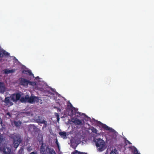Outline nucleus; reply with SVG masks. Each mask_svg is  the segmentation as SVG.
<instances>
[{"label": "nucleus", "instance_id": "f257e3e1", "mask_svg": "<svg viewBox=\"0 0 154 154\" xmlns=\"http://www.w3.org/2000/svg\"><path fill=\"white\" fill-rule=\"evenodd\" d=\"M40 151L41 154H56L53 149L50 148L48 145L43 142L41 144Z\"/></svg>", "mask_w": 154, "mask_h": 154}, {"label": "nucleus", "instance_id": "f03ea898", "mask_svg": "<svg viewBox=\"0 0 154 154\" xmlns=\"http://www.w3.org/2000/svg\"><path fill=\"white\" fill-rule=\"evenodd\" d=\"M9 137L13 140V145L15 148H17L22 141L21 137L19 134H11Z\"/></svg>", "mask_w": 154, "mask_h": 154}, {"label": "nucleus", "instance_id": "7ed1b4c3", "mask_svg": "<svg viewBox=\"0 0 154 154\" xmlns=\"http://www.w3.org/2000/svg\"><path fill=\"white\" fill-rule=\"evenodd\" d=\"M95 143L97 149L100 152H102L106 149L105 143L102 139L100 138L97 139Z\"/></svg>", "mask_w": 154, "mask_h": 154}, {"label": "nucleus", "instance_id": "20e7f679", "mask_svg": "<svg viewBox=\"0 0 154 154\" xmlns=\"http://www.w3.org/2000/svg\"><path fill=\"white\" fill-rule=\"evenodd\" d=\"M3 138L0 135V150L2 149L3 154H14L13 152H11V148L8 146H5L3 147L1 146V143L3 141Z\"/></svg>", "mask_w": 154, "mask_h": 154}, {"label": "nucleus", "instance_id": "39448f33", "mask_svg": "<svg viewBox=\"0 0 154 154\" xmlns=\"http://www.w3.org/2000/svg\"><path fill=\"white\" fill-rule=\"evenodd\" d=\"M71 110V116L72 117H74L75 119L72 118V122L74 123L75 125H77V117L76 116V113H77V110L76 108L74 107H72Z\"/></svg>", "mask_w": 154, "mask_h": 154}, {"label": "nucleus", "instance_id": "423d86ee", "mask_svg": "<svg viewBox=\"0 0 154 154\" xmlns=\"http://www.w3.org/2000/svg\"><path fill=\"white\" fill-rule=\"evenodd\" d=\"M26 99H27V102L30 103L37 102H38V97L35 96H31L29 97V95L28 94H27V97H26Z\"/></svg>", "mask_w": 154, "mask_h": 154}, {"label": "nucleus", "instance_id": "0eeeda50", "mask_svg": "<svg viewBox=\"0 0 154 154\" xmlns=\"http://www.w3.org/2000/svg\"><path fill=\"white\" fill-rule=\"evenodd\" d=\"M98 124L101 126V127L103 128V130L109 131L112 132H113L115 131L112 128L108 127L106 124H103L100 121L98 122Z\"/></svg>", "mask_w": 154, "mask_h": 154}, {"label": "nucleus", "instance_id": "6e6552de", "mask_svg": "<svg viewBox=\"0 0 154 154\" xmlns=\"http://www.w3.org/2000/svg\"><path fill=\"white\" fill-rule=\"evenodd\" d=\"M78 118H82L84 121H89L91 119L90 117L88 116L85 113H81L78 112Z\"/></svg>", "mask_w": 154, "mask_h": 154}, {"label": "nucleus", "instance_id": "1a4fd4ad", "mask_svg": "<svg viewBox=\"0 0 154 154\" xmlns=\"http://www.w3.org/2000/svg\"><path fill=\"white\" fill-rule=\"evenodd\" d=\"M21 96V94L19 93L13 94L11 97V100L14 102L20 100Z\"/></svg>", "mask_w": 154, "mask_h": 154}, {"label": "nucleus", "instance_id": "9d476101", "mask_svg": "<svg viewBox=\"0 0 154 154\" xmlns=\"http://www.w3.org/2000/svg\"><path fill=\"white\" fill-rule=\"evenodd\" d=\"M19 80L20 82V84L21 85L26 87H28V85L29 83V80L23 78H20Z\"/></svg>", "mask_w": 154, "mask_h": 154}, {"label": "nucleus", "instance_id": "9b49d317", "mask_svg": "<svg viewBox=\"0 0 154 154\" xmlns=\"http://www.w3.org/2000/svg\"><path fill=\"white\" fill-rule=\"evenodd\" d=\"M9 55V53L2 48H0V61L2 60V58L4 56H8Z\"/></svg>", "mask_w": 154, "mask_h": 154}, {"label": "nucleus", "instance_id": "f8f14e48", "mask_svg": "<svg viewBox=\"0 0 154 154\" xmlns=\"http://www.w3.org/2000/svg\"><path fill=\"white\" fill-rule=\"evenodd\" d=\"M130 149L131 150V152L134 154H140V153H139L138 152V150L134 146H130L129 147Z\"/></svg>", "mask_w": 154, "mask_h": 154}, {"label": "nucleus", "instance_id": "ddd939ff", "mask_svg": "<svg viewBox=\"0 0 154 154\" xmlns=\"http://www.w3.org/2000/svg\"><path fill=\"white\" fill-rule=\"evenodd\" d=\"M5 91V87L4 84L0 82V91L2 93H4Z\"/></svg>", "mask_w": 154, "mask_h": 154}, {"label": "nucleus", "instance_id": "4468645a", "mask_svg": "<svg viewBox=\"0 0 154 154\" xmlns=\"http://www.w3.org/2000/svg\"><path fill=\"white\" fill-rule=\"evenodd\" d=\"M78 125L84 126L85 124V121L82 118H78Z\"/></svg>", "mask_w": 154, "mask_h": 154}, {"label": "nucleus", "instance_id": "2eb2a0df", "mask_svg": "<svg viewBox=\"0 0 154 154\" xmlns=\"http://www.w3.org/2000/svg\"><path fill=\"white\" fill-rule=\"evenodd\" d=\"M4 102L7 105H12L13 104V103L11 102L10 100V98L9 97H7L5 98Z\"/></svg>", "mask_w": 154, "mask_h": 154}, {"label": "nucleus", "instance_id": "dca6fc26", "mask_svg": "<svg viewBox=\"0 0 154 154\" xmlns=\"http://www.w3.org/2000/svg\"><path fill=\"white\" fill-rule=\"evenodd\" d=\"M15 71V69L9 70L8 69H5L4 70V72L6 74H8L10 73H12L14 72Z\"/></svg>", "mask_w": 154, "mask_h": 154}, {"label": "nucleus", "instance_id": "f3484780", "mask_svg": "<svg viewBox=\"0 0 154 154\" xmlns=\"http://www.w3.org/2000/svg\"><path fill=\"white\" fill-rule=\"evenodd\" d=\"M59 134L63 139H66L67 138L66 132L60 131L59 132Z\"/></svg>", "mask_w": 154, "mask_h": 154}, {"label": "nucleus", "instance_id": "a211bd4d", "mask_svg": "<svg viewBox=\"0 0 154 154\" xmlns=\"http://www.w3.org/2000/svg\"><path fill=\"white\" fill-rule=\"evenodd\" d=\"M24 72H26V74H28L30 76H32L33 77H34L33 74L32 73L31 71L29 70H24L22 72V73H25Z\"/></svg>", "mask_w": 154, "mask_h": 154}, {"label": "nucleus", "instance_id": "6ab92c4d", "mask_svg": "<svg viewBox=\"0 0 154 154\" xmlns=\"http://www.w3.org/2000/svg\"><path fill=\"white\" fill-rule=\"evenodd\" d=\"M27 97V94H26L25 97H22L20 98V101L22 103H25L27 102V99L26 97Z\"/></svg>", "mask_w": 154, "mask_h": 154}, {"label": "nucleus", "instance_id": "aec40b11", "mask_svg": "<svg viewBox=\"0 0 154 154\" xmlns=\"http://www.w3.org/2000/svg\"><path fill=\"white\" fill-rule=\"evenodd\" d=\"M14 124L17 127H18L20 125L21 122L20 121H14Z\"/></svg>", "mask_w": 154, "mask_h": 154}, {"label": "nucleus", "instance_id": "412c9836", "mask_svg": "<svg viewBox=\"0 0 154 154\" xmlns=\"http://www.w3.org/2000/svg\"><path fill=\"white\" fill-rule=\"evenodd\" d=\"M4 128V125L3 124L2 119L0 118V129L3 130Z\"/></svg>", "mask_w": 154, "mask_h": 154}, {"label": "nucleus", "instance_id": "4be33fe9", "mask_svg": "<svg viewBox=\"0 0 154 154\" xmlns=\"http://www.w3.org/2000/svg\"><path fill=\"white\" fill-rule=\"evenodd\" d=\"M71 146L72 148L75 149L77 146V144L75 143H72L71 144Z\"/></svg>", "mask_w": 154, "mask_h": 154}, {"label": "nucleus", "instance_id": "5701e85b", "mask_svg": "<svg viewBox=\"0 0 154 154\" xmlns=\"http://www.w3.org/2000/svg\"><path fill=\"white\" fill-rule=\"evenodd\" d=\"M91 130L93 132L96 134H97V130L96 128L93 127L91 129Z\"/></svg>", "mask_w": 154, "mask_h": 154}, {"label": "nucleus", "instance_id": "b1692460", "mask_svg": "<svg viewBox=\"0 0 154 154\" xmlns=\"http://www.w3.org/2000/svg\"><path fill=\"white\" fill-rule=\"evenodd\" d=\"M117 150L116 149H114V151H112L110 153V154H117L116 153Z\"/></svg>", "mask_w": 154, "mask_h": 154}, {"label": "nucleus", "instance_id": "393cba45", "mask_svg": "<svg viewBox=\"0 0 154 154\" xmlns=\"http://www.w3.org/2000/svg\"><path fill=\"white\" fill-rule=\"evenodd\" d=\"M29 84L31 85H34L35 84V83L34 82H30L29 81Z\"/></svg>", "mask_w": 154, "mask_h": 154}, {"label": "nucleus", "instance_id": "a878e982", "mask_svg": "<svg viewBox=\"0 0 154 154\" xmlns=\"http://www.w3.org/2000/svg\"><path fill=\"white\" fill-rule=\"evenodd\" d=\"M67 106H70L71 108L73 107L72 105L69 102L68 103Z\"/></svg>", "mask_w": 154, "mask_h": 154}, {"label": "nucleus", "instance_id": "bb28decb", "mask_svg": "<svg viewBox=\"0 0 154 154\" xmlns=\"http://www.w3.org/2000/svg\"><path fill=\"white\" fill-rule=\"evenodd\" d=\"M45 123H44L43 124H44V125L43 126V127L42 128H44V127H46L47 126V122L45 121Z\"/></svg>", "mask_w": 154, "mask_h": 154}, {"label": "nucleus", "instance_id": "cd10ccee", "mask_svg": "<svg viewBox=\"0 0 154 154\" xmlns=\"http://www.w3.org/2000/svg\"><path fill=\"white\" fill-rule=\"evenodd\" d=\"M39 122L41 124H43L45 123V120H42L40 121Z\"/></svg>", "mask_w": 154, "mask_h": 154}, {"label": "nucleus", "instance_id": "c85d7f7f", "mask_svg": "<svg viewBox=\"0 0 154 154\" xmlns=\"http://www.w3.org/2000/svg\"><path fill=\"white\" fill-rule=\"evenodd\" d=\"M78 154H87V153L85 152H81L78 151Z\"/></svg>", "mask_w": 154, "mask_h": 154}, {"label": "nucleus", "instance_id": "c756f323", "mask_svg": "<svg viewBox=\"0 0 154 154\" xmlns=\"http://www.w3.org/2000/svg\"><path fill=\"white\" fill-rule=\"evenodd\" d=\"M6 116H8L9 117H11V115L9 112H8L6 114Z\"/></svg>", "mask_w": 154, "mask_h": 154}, {"label": "nucleus", "instance_id": "7c9ffc66", "mask_svg": "<svg viewBox=\"0 0 154 154\" xmlns=\"http://www.w3.org/2000/svg\"><path fill=\"white\" fill-rule=\"evenodd\" d=\"M72 154H77V150H75L74 152H72Z\"/></svg>", "mask_w": 154, "mask_h": 154}, {"label": "nucleus", "instance_id": "2f4dec72", "mask_svg": "<svg viewBox=\"0 0 154 154\" xmlns=\"http://www.w3.org/2000/svg\"><path fill=\"white\" fill-rule=\"evenodd\" d=\"M56 144L57 145V147L59 149V143L58 142L57 140H56Z\"/></svg>", "mask_w": 154, "mask_h": 154}, {"label": "nucleus", "instance_id": "473e14b6", "mask_svg": "<svg viewBox=\"0 0 154 154\" xmlns=\"http://www.w3.org/2000/svg\"><path fill=\"white\" fill-rule=\"evenodd\" d=\"M23 150V148L21 147L19 151L22 152Z\"/></svg>", "mask_w": 154, "mask_h": 154}, {"label": "nucleus", "instance_id": "72a5a7b5", "mask_svg": "<svg viewBox=\"0 0 154 154\" xmlns=\"http://www.w3.org/2000/svg\"><path fill=\"white\" fill-rule=\"evenodd\" d=\"M56 116L57 117V119H59V116L58 115V114L57 113H56Z\"/></svg>", "mask_w": 154, "mask_h": 154}, {"label": "nucleus", "instance_id": "f704fd0d", "mask_svg": "<svg viewBox=\"0 0 154 154\" xmlns=\"http://www.w3.org/2000/svg\"><path fill=\"white\" fill-rule=\"evenodd\" d=\"M30 154H37L36 152H31Z\"/></svg>", "mask_w": 154, "mask_h": 154}, {"label": "nucleus", "instance_id": "c9c22d12", "mask_svg": "<svg viewBox=\"0 0 154 154\" xmlns=\"http://www.w3.org/2000/svg\"><path fill=\"white\" fill-rule=\"evenodd\" d=\"M58 110L59 112H60L61 111V109H58Z\"/></svg>", "mask_w": 154, "mask_h": 154}, {"label": "nucleus", "instance_id": "e433bc0d", "mask_svg": "<svg viewBox=\"0 0 154 154\" xmlns=\"http://www.w3.org/2000/svg\"><path fill=\"white\" fill-rule=\"evenodd\" d=\"M57 119L58 121L59 120V119H57Z\"/></svg>", "mask_w": 154, "mask_h": 154}, {"label": "nucleus", "instance_id": "4c0bfd02", "mask_svg": "<svg viewBox=\"0 0 154 154\" xmlns=\"http://www.w3.org/2000/svg\"><path fill=\"white\" fill-rule=\"evenodd\" d=\"M129 143H131L129 142L128 141Z\"/></svg>", "mask_w": 154, "mask_h": 154}]
</instances>
